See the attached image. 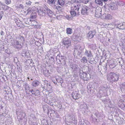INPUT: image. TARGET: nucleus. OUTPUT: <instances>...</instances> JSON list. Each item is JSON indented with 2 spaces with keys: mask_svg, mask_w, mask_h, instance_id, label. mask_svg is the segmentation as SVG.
Instances as JSON below:
<instances>
[{
  "mask_svg": "<svg viewBox=\"0 0 125 125\" xmlns=\"http://www.w3.org/2000/svg\"><path fill=\"white\" fill-rule=\"evenodd\" d=\"M43 8L38 9L39 14L40 15L45 16L46 15L49 17L52 16L53 13L52 11L45 5H43Z\"/></svg>",
  "mask_w": 125,
  "mask_h": 125,
  "instance_id": "1",
  "label": "nucleus"
},
{
  "mask_svg": "<svg viewBox=\"0 0 125 125\" xmlns=\"http://www.w3.org/2000/svg\"><path fill=\"white\" fill-rule=\"evenodd\" d=\"M107 79L111 83L114 82H116L118 81L119 78L118 76L114 73H111L107 75Z\"/></svg>",
  "mask_w": 125,
  "mask_h": 125,
  "instance_id": "2",
  "label": "nucleus"
},
{
  "mask_svg": "<svg viewBox=\"0 0 125 125\" xmlns=\"http://www.w3.org/2000/svg\"><path fill=\"white\" fill-rule=\"evenodd\" d=\"M80 8V5L77 4L71 7V11L70 13L73 16H75L76 15H79L80 13L79 9Z\"/></svg>",
  "mask_w": 125,
  "mask_h": 125,
  "instance_id": "3",
  "label": "nucleus"
},
{
  "mask_svg": "<svg viewBox=\"0 0 125 125\" xmlns=\"http://www.w3.org/2000/svg\"><path fill=\"white\" fill-rule=\"evenodd\" d=\"M62 43L64 47L68 49L69 47L71 45V40L70 39L68 38H64L62 40Z\"/></svg>",
  "mask_w": 125,
  "mask_h": 125,
  "instance_id": "4",
  "label": "nucleus"
},
{
  "mask_svg": "<svg viewBox=\"0 0 125 125\" xmlns=\"http://www.w3.org/2000/svg\"><path fill=\"white\" fill-rule=\"evenodd\" d=\"M56 61L58 63H61L63 65L66 64V61L64 56H60V55H58L56 57Z\"/></svg>",
  "mask_w": 125,
  "mask_h": 125,
  "instance_id": "5",
  "label": "nucleus"
},
{
  "mask_svg": "<svg viewBox=\"0 0 125 125\" xmlns=\"http://www.w3.org/2000/svg\"><path fill=\"white\" fill-rule=\"evenodd\" d=\"M79 76L80 78L83 79L84 81H87L88 80L89 77L87 73L83 72L81 70L79 71Z\"/></svg>",
  "mask_w": 125,
  "mask_h": 125,
  "instance_id": "6",
  "label": "nucleus"
},
{
  "mask_svg": "<svg viewBox=\"0 0 125 125\" xmlns=\"http://www.w3.org/2000/svg\"><path fill=\"white\" fill-rule=\"evenodd\" d=\"M108 87L106 84L103 85L99 88V92L100 94L105 93L108 91Z\"/></svg>",
  "mask_w": 125,
  "mask_h": 125,
  "instance_id": "7",
  "label": "nucleus"
},
{
  "mask_svg": "<svg viewBox=\"0 0 125 125\" xmlns=\"http://www.w3.org/2000/svg\"><path fill=\"white\" fill-rule=\"evenodd\" d=\"M72 98L75 100L78 99L81 97V95L78 91H74L72 94Z\"/></svg>",
  "mask_w": 125,
  "mask_h": 125,
  "instance_id": "8",
  "label": "nucleus"
},
{
  "mask_svg": "<svg viewBox=\"0 0 125 125\" xmlns=\"http://www.w3.org/2000/svg\"><path fill=\"white\" fill-rule=\"evenodd\" d=\"M14 41V43L13 45L14 47L18 50L20 49L22 47V44H21L20 42L17 40H15Z\"/></svg>",
  "mask_w": 125,
  "mask_h": 125,
  "instance_id": "9",
  "label": "nucleus"
},
{
  "mask_svg": "<svg viewBox=\"0 0 125 125\" xmlns=\"http://www.w3.org/2000/svg\"><path fill=\"white\" fill-rule=\"evenodd\" d=\"M42 86L43 88L47 90L49 89H50L51 87L50 84L48 83V82L47 81L43 82Z\"/></svg>",
  "mask_w": 125,
  "mask_h": 125,
  "instance_id": "10",
  "label": "nucleus"
},
{
  "mask_svg": "<svg viewBox=\"0 0 125 125\" xmlns=\"http://www.w3.org/2000/svg\"><path fill=\"white\" fill-rule=\"evenodd\" d=\"M89 8L86 6L83 7L81 10V13L83 15L86 14L87 13V11L89 9Z\"/></svg>",
  "mask_w": 125,
  "mask_h": 125,
  "instance_id": "11",
  "label": "nucleus"
},
{
  "mask_svg": "<svg viewBox=\"0 0 125 125\" xmlns=\"http://www.w3.org/2000/svg\"><path fill=\"white\" fill-rule=\"evenodd\" d=\"M95 33L96 32L95 30L90 31L87 34V36L88 38L91 39L94 37Z\"/></svg>",
  "mask_w": 125,
  "mask_h": 125,
  "instance_id": "12",
  "label": "nucleus"
},
{
  "mask_svg": "<svg viewBox=\"0 0 125 125\" xmlns=\"http://www.w3.org/2000/svg\"><path fill=\"white\" fill-rule=\"evenodd\" d=\"M27 20L29 21L30 22H28V23H26V24L30 25L32 26H35L37 25V22L33 20H31V19H29Z\"/></svg>",
  "mask_w": 125,
  "mask_h": 125,
  "instance_id": "13",
  "label": "nucleus"
},
{
  "mask_svg": "<svg viewBox=\"0 0 125 125\" xmlns=\"http://www.w3.org/2000/svg\"><path fill=\"white\" fill-rule=\"evenodd\" d=\"M84 55L87 57H92V53L91 51L90 50H86L84 53Z\"/></svg>",
  "mask_w": 125,
  "mask_h": 125,
  "instance_id": "14",
  "label": "nucleus"
},
{
  "mask_svg": "<svg viewBox=\"0 0 125 125\" xmlns=\"http://www.w3.org/2000/svg\"><path fill=\"white\" fill-rule=\"evenodd\" d=\"M70 67L73 70V72H77L79 71L81 69L78 67V66L76 64H74L70 66Z\"/></svg>",
  "mask_w": 125,
  "mask_h": 125,
  "instance_id": "15",
  "label": "nucleus"
},
{
  "mask_svg": "<svg viewBox=\"0 0 125 125\" xmlns=\"http://www.w3.org/2000/svg\"><path fill=\"white\" fill-rule=\"evenodd\" d=\"M109 65L110 68L112 69L115 67L116 66L113 60H111L109 61Z\"/></svg>",
  "mask_w": 125,
  "mask_h": 125,
  "instance_id": "16",
  "label": "nucleus"
},
{
  "mask_svg": "<svg viewBox=\"0 0 125 125\" xmlns=\"http://www.w3.org/2000/svg\"><path fill=\"white\" fill-rule=\"evenodd\" d=\"M22 55L24 57L28 58L30 55L28 51L24 50L22 53Z\"/></svg>",
  "mask_w": 125,
  "mask_h": 125,
  "instance_id": "17",
  "label": "nucleus"
},
{
  "mask_svg": "<svg viewBox=\"0 0 125 125\" xmlns=\"http://www.w3.org/2000/svg\"><path fill=\"white\" fill-rule=\"evenodd\" d=\"M25 88V90L26 93L27 94V93L30 92L31 89L30 88V87L29 85L27 83L25 84V85L23 86Z\"/></svg>",
  "mask_w": 125,
  "mask_h": 125,
  "instance_id": "18",
  "label": "nucleus"
},
{
  "mask_svg": "<svg viewBox=\"0 0 125 125\" xmlns=\"http://www.w3.org/2000/svg\"><path fill=\"white\" fill-rule=\"evenodd\" d=\"M25 114L23 112H21L20 113V114L18 117V118H19L20 120H21L25 117Z\"/></svg>",
  "mask_w": 125,
  "mask_h": 125,
  "instance_id": "19",
  "label": "nucleus"
},
{
  "mask_svg": "<svg viewBox=\"0 0 125 125\" xmlns=\"http://www.w3.org/2000/svg\"><path fill=\"white\" fill-rule=\"evenodd\" d=\"M81 3H83L85 4H86L87 3H89L90 4L89 5L90 7L92 8H93L94 7L92 6V4L91 3V1L90 0H83L81 1Z\"/></svg>",
  "mask_w": 125,
  "mask_h": 125,
  "instance_id": "20",
  "label": "nucleus"
},
{
  "mask_svg": "<svg viewBox=\"0 0 125 125\" xmlns=\"http://www.w3.org/2000/svg\"><path fill=\"white\" fill-rule=\"evenodd\" d=\"M101 11L98 10V9H96L95 14V17L98 18L100 17L101 15Z\"/></svg>",
  "mask_w": 125,
  "mask_h": 125,
  "instance_id": "21",
  "label": "nucleus"
},
{
  "mask_svg": "<svg viewBox=\"0 0 125 125\" xmlns=\"http://www.w3.org/2000/svg\"><path fill=\"white\" fill-rule=\"evenodd\" d=\"M110 5L111 9L115 10L117 9V6L116 3L112 2L111 3Z\"/></svg>",
  "mask_w": 125,
  "mask_h": 125,
  "instance_id": "22",
  "label": "nucleus"
},
{
  "mask_svg": "<svg viewBox=\"0 0 125 125\" xmlns=\"http://www.w3.org/2000/svg\"><path fill=\"white\" fill-rule=\"evenodd\" d=\"M70 121L75 125L77 123V119L76 118L75 116H72L71 120Z\"/></svg>",
  "mask_w": 125,
  "mask_h": 125,
  "instance_id": "23",
  "label": "nucleus"
},
{
  "mask_svg": "<svg viewBox=\"0 0 125 125\" xmlns=\"http://www.w3.org/2000/svg\"><path fill=\"white\" fill-rule=\"evenodd\" d=\"M47 3L50 5H54L56 0H47Z\"/></svg>",
  "mask_w": 125,
  "mask_h": 125,
  "instance_id": "24",
  "label": "nucleus"
},
{
  "mask_svg": "<svg viewBox=\"0 0 125 125\" xmlns=\"http://www.w3.org/2000/svg\"><path fill=\"white\" fill-rule=\"evenodd\" d=\"M69 2L71 4H73L76 3H81V1L80 0H71Z\"/></svg>",
  "mask_w": 125,
  "mask_h": 125,
  "instance_id": "25",
  "label": "nucleus"
},
{
  "mask_svg": "<svg viewBox=\"0 0 125 125\" xmlns=\"http://www.w3.org/2000/svg\"><path fill=\"white\" fill-rule=\"evenodd\" d=\"M1 6L2 7L3 10H9V9H10V8L8 7L7 5L4 4L3 5L2 4H1Z\"/></svg>",
  "mask_w": 125,
  "mask_h": 125,
  "instance_id": "26",
  "label": "nucleus"
},
{
  "mask_svg": "<svg viewBox=\"0 0 125 125\" xmlns=\"http://www.w3.org/2000/svg\"><path fill=\"white\" fill-rule=\"evenodd\" d=\"M81 62L84 63H85L87 62L88 60L87 58L85 56H84L81 60Z\"/></svg>",
  "mask_w": 125,
  "mask_h": 125,
  "instance_id": "27",
  "label": "nucleus"
},
{
  "mask_svg": "<svg viewBox=\"0 0 125 125\" xmlns=\"http://www.w3.org/2000/svg\"><path fill=\"white\" fill-rule=\"evenodd\" d=\"M40 84V82L38 81H33L32 83V84L33 86L36 87L38 86Z\"/></svg>",
  "mask_w": 125,
  "mask_h": 125,
  "instance_id": "28",
  "label": "nucleus"
},
{
  "mask_svg": "<svg viewBox=\"0 0 125 125\" xmlns=\"http://www.w3.org/2000/svg\"><path fill=\"white\" fill-rule=\"evenodd\" d=\"M66 31V33L68 34H70L72 33V30L70 28H67Z\"/></svg>",
  "mask_w": 125,
  "mask_h": 125,
  "instance_id": "29",
  "label": "nucleus"
},
{
  "mask_svg": "<svg viewBox=\"0 0 125 125\" xmlns=\"http://www.w3.org/2000/svg\"><path fill=\"white\" fill-rule=\"evenodd\" d=\"M18 38L19 39V41L22 44V43H23L24 41V37L22 36H19Z\"/></svg>",
  "mask_w": 125,
  "mask_h": 125,
  "instance_id": "30",
  "label": "nucleus"
},
{
  "mask_svg": "<svg viewBox=\"0 0 125 125\" xmlns=\"http://www.w3.org/2000/svg\"><path fill=\"white\" fill-rule=\"evenodd\" d=\"M79 125H90V124L88 122L86 123H84L81 121L79 122Z\"/></svg>",
  "mask_w": 125,
  "mask_h": 125,
  "instance_id": "31",
  "label": "nucleus"
},
{
  "mask_svg": "<svg viewBox=\"0 0 125 125\" xmlns=\"http://www.w3.org/2000/svg\"><path fill=\"white\" fill-rule=\"evenodd\" d=\"M93 87L95 89H96L99 86V85L97 83H94L92 85Z\"/></svg>",
  "mask_w": 125,
  "mask_h": 125,
  "instance_id": "32",
  "label": "nucleus"
},
{
  "mask_svg": "<svg viewBox=\"0 0 125 125\" xmlns=\"http://www.w3.org/2000/svg\"><path fill=\"white\" fill-rule=\"evenodd\" d=\"M95 2L96 4L101 5L102 6L103 5L102 0H95Z\"/></svg>",
  "mask_w": 125,
  "mask_h": 125,
  "instance_id": "33",
  "label": "nucleus"
},
{
  "mask_svg": "<svg viewBox=\"0 0 125 125\" xmlns=\"http://www.w3.org/2000/svg\"><path fill=\"white\" fill-rule=\"evenodd\" d=\"M65 1L64 0H58L59 4L61 6H62L64 5Z\"/></svg>",
  "mask_w": 125,
  "mask_h": 125,
  "instance_id": "34",
  "label": "nucleus"
},
{
  "mask_svg": "<svg viewBox=\"0 0 125 125\" xmlns=\"http://www.w3.org/2000/svg\"><path fill=\"white\" fill-rule=\"evenodd\" d=\"M32 94L35 96L39 95H40L39 91L38 90H35V93H32Z\"/></svg>",
  "mask_w": 125,
  "mask_h": 125,
  "instance_id": "35",
  "label": "nucleus"
},
{
  "mask_svg": "<svg viewBox=\"0 0 125 125\" xmlns=\"http://www.w3.org/2000/svg\"><path fill=\"white\" fill-rule=\"evenodd\" d=\"M121 23H115V27H116L117 28H118L119 29H121L120 28H121Z\"/></svg>",
  "mask_w": 125,
  "mask_h": 125,
  "instance_id": "36",
  "label": "nucleus"
},
{
  "mask_svg": "<svg viewBox=\"0 0 125 125\" xmlns=\"http://www.w3.org/2000/svg\"><path fill=\"white\" fill-rule=\"evenodd\" d=\"M49 72V71L48 70H46L43 72V73L45 76H48L50 74V73Z\"/></svg>",
  "mask_w": 125,
  "mask_h": 125,
  "instance_id": "37",
  "label": "nucleus"
},
{
  "mask_svg": "<svg viewBox=\"0 0 125 125\" xmlns=\"http://www.w3.org/2000/svg\"><path fill=\"white\" fill-rule=\"evenodd\" d=\"M112 18V16L110 14H106V19H110Z\"/></svg>",
  "mask_w": 125,
  "mask_h": 125,
  "instance_id": "38",
  "label": "nucleus"
},
{
  "mask_svg": "<svg viewBox=\"0 0 125 125\" xmlns=\"http://www.w3.org/2000/svg\"><path fill=\"white\" fill-rule=\"evenodd\" d=\"M24 7V6L22 4H20L18 5L16 7L17 8L22 9Z\"/></svg>",
  "mask_w": 125,
  "mask_h": 125,
  "instance_id": "39",
  "label": "nucleus"
},
{
  "mask_svg": "<svg viewBox=\"0 0 125 125\" xmlns=\"http://www.w3.org/2000/svg\"><path fill=\"white\" fill-rule=\"evenodd\" d=\"M5 3L7 5L10 4L11 3L10 0H5Z\"/></svg>",
  "mask_w": 125,
  "mask_h": 125,
  "instance_id": "40",
  "label": "nucleus"
},
{
  "mask_svg": "<svg viewBox=\"0 0 125 125\" xmlns=\"http://www.w3.org/2000/svg\"><path fill=\"white\" fill-rule=\"evenodd\" d=\"M121 28H120L121 29H125V27L124 26L125 25V23H121Z\"/></svg>",
  "mask_w": 125,
  "mask_h": 125,
  "instance_id": "41",
  "label": "nucleus"
},
{
  "mask_svg": "<svg viewBox=\"0 0 125 125\" xmlns=\"http://www.w3.org/2000/svg\"><path fill=\"white\" fill-rule=\"evenodd\" d=\"M31 3L32 2L31 1H29L26 2L25 3V4L26 5L30 6L31 5Z\"/></svg>",
  "mask_w": 125,
  "mask_h": 125,
  "instance_id": "42",
  "label": "nucleus"
},
{
  "mask_svg": "<svg viewBox=\"0 0 125 125\" xmlns=\"http://www.w3.org/2000/svg\"><path fill=\"white\" fill-rule=\"evenodd\" d=\"M106 14H103V15H101V18L103 19H106Z\"/></svg>",
  "mask_w": 125,
  "mask_h": 125,
  "instance_id": "43",
  "label": "nucleus"
},
{
  "mask_svg": "<svg viewBox=\"0 0 125 125\" xmlns=\"http://www.w3.org/2000/svg\"><path fill=\"white\" fill-rule=\"evenodd\" d=\"M108 26L109 27H110V28L111 29H113L114 28L113 25L112 24H108Z\"/></svg>",
  "mask_w": 125,
  "mask_h": 125,
  "instance_id": "44",
  "label": "nucleus"
},
{
  "mask_svg": "<svg viewBox=\"0 0 125 125\" xmlns=\"http://www.w3.org/2000/svg\"><path fill=\"white\" fill-rule=\"evenodd\" d=\"M35 44L38 46L40 45L41 43H40L37 42H35Z\"/></svg>",
  "mask_w": 125,
  "mask_h": 125,
  "instance_id": "45",
  "label": "nucleus"
},
{
  "mask_svg": "<svg viewBox=\"0 0 125 125\" xmlns=\"http://www.w3.org/2000/svg\"><path fill=\"white\" fill-rule=\"evenodd\" d=\"M2 10H3V11H2L0 9V15H2L3 14V10L2 9Z\"/></svg>",
  "mask_w": 125,
  "mask_h": 125,
  "instance_id": "46",
  "label": "nucleus"
},
{
  "mask_svg": "<svg viewBox=\"0 0 125 125\" xmlns=\"http://www.w3.org/2000/svg\"><path fill=\"white\" fill-rule=\"evenodd\" d=\"M122 40H123L125 42V36L122 37L121 39V41H122Z\"/></svg>",
  "mask_w": 125,
  "mask_h": 125,
  "instance_id": "47",
  "label": "nucleus"
},
{
  "mask_svg": "<svg viewBox=\"0 0 125 125\" xmlns=\"http://www.w3.org/2000/svg\"><path fill=\"white\" fill-rule=\"evenodd\" d=\"M35 90L30 89V92H31L32 93H32H35Z\"/></svg>",
  "mask_w": 125,
  "mask_h": 125,
  "instance_id": "48",
  "label": "nucleus"
},
{
  "mask_svg": "<svg viewBox=\"0 0 125 125\" xmlns=\"http://www.w3.org/2000/svg\"><path fill=\"white\" fill-rule=\"evenodd\" d=\"M60 82L61 83V85H62V83H63L62 79L61 78L60 79Z\"/></svg>",
  "mask_w": 125,
  "mask_h": 125,
  "instance_id": "49",
  "label": "nucleus"
},
{
  "mask_svg": "<svg viewBox=\"0 0 125 125\" xmlns=\"http://www.w3.org/2000/svg\"><path fill=\"white\" fill-rule=\"evenodd\" d=\"M15 22L17 25L18 26L20 27V24H19V23L18 22H17V21H15Z\"/></svg>",
  "mask_w": 125,
  "mask_h": 125,
  "instance_id": "50",
  "label": "nucleus"
},
{
  "mask_svg": "<svg viewBox=\"0 0 125 125\" xmlns=\"http://www.w3.org/2000/svg\"><path fill=\"white\" fill-rule=\"evenodd\" d=\"M0 35H4V32L3 31H1V32H0Z\"/></svg>",
  "mask_w": 125,
  "mask_h": 125,
  "instance_id": "51",
  "label": "nucleus"
},
{
  "mask_svg": "<svg viewBox=\"0 0 125 125\" xmlns=\"http://www.w3.org/2000/svg\"><path fill=\"white\" fill-rule=\"evenodd\" d=\"M30 18L31 19L35 18H36L35 16H31Z\"/></svg>",
  "mask_w": 125,
  "mask_h": 125,
  "instance_id": "52",
  "label": "nucleus"
},
{
  "mask_svg": "<svg viewBox=\"0 0 125 125\" xmlns=\"http://www.w3.org/2000/svg\"><path fill=\"white\" fill-rule=\"evenodd\" d=\"M66 18H67L68 17V18H67V19H68V20H69V19L70 18V17H69V16L68 15H66Z\"/></svg>",
  "mask_w": 125,
  "mask_h": 125,
  "instance_id": "53",
  "label": "nucleus"
},
{
  "mask_svg": "<svg viewBox=\"0 0 125 125\" xmlns=\"http://www.w3.org/2000/svg\"><path fill=\"white\" fill-rule=\"evenodd\" d=\"M17 2H21L23 0H16Z\"/></svg>",
  "mask_w": 125,
  "mask_h": 125,
  "instance_id": "54",
  "label": "nucleus"
},
{
  "mask_svg": "<svg viewBox=\"0 0 125 125\" xmlns=\"http://www.w3.org/2000/svg\"><path fill=\"white\" fill-rule=\"evenodd\" d=\"M55 8L56 9H58L59 8H61V7H60L59 6H55Z\"/></svg>",
  "mask_w": 125,
  "mask_h": 125,
  "instance_id": "55",
  "label": "nucleus"
},
{
  "mask_svg": "<svg viewBox=\"0 0 125 125\" xmlns=\"http://www.w3.org/2000/svg\"><path fill=\"white\" fill-rule=\"evenodd\" d=\"M56 81H57L58 82H60V79H56Z\"/></svg>",
  "mask_w": 125,
  "mask_h": 125,
  "instance_id": "56",
  "label": "nucleus"
},
{
  "mask_svg": "<svg viewBox=\"0 0 125 125\" xmlns=\"http://www.w3.org/2000/svg\"><path fill=\"white\" fill-rule=\"evenodd\" d=\"M79 48H77V49L78 50H81V49H80V48H81L80 46H79L78 47Z\"/></svg>",
  "mask_w": 125,
  "mask_h": 125,
  "instance_id": "57",
  "label": "nucleus"
},
{
  "mask_svg": "<svg viewBox=\"0 0 125 125\" xmlns=\"http://www.w3.org/2000/svg\"><path fill=\"white\" fill-rule=\"evenodd\" d=\"M17 60V57H15L14 58V61H15V60Z\"/></svg>",
  "mask_w": 125,
  "mask_h": 125,
  "instance_id": "58",
  "label": "nucleus"
},
{
  "mask_svg": "<svg viewBox=\"0 0 125 125\" xmlns=\"http://www.w3.org/2000/svg\"><path fill=\"white\" fill-rule=\"evenodd\" d=\"M2 15H0V20L2 18Z\"/></svg>",
  "mask_w": 125,
  "mask_h": 125,
  "instance_id": "59",
  "label": "nucleus"
},
{
  "mask_svg": "<svg viewBox=\"0 0 125 125\" xmlns=\"http://www.w3.org/2000/svg\"><path fill=\"white\" fill-rule=\"evenodd\" d=\"M125 86V83H124L123 84V86Z\"/></svg>",
  "mask_w": 125,
  "mask_h": 125,
  "instance_id": "60",
  "label": "nucleus"
},
{
  "mask_svg": "<svg viewBox=\"0 0 125 125\" xmlns=\"http://www.w3.org/2000/svg\"><path fill=\"white\" fill-rule=\"evenodd\" d=\"M52 82L53 83H54L55 84H56V82H55V81H53V80H52Z\"/></svg>",
  "mask_w": 125,
  "mask_h": 125,
  "instance_id": "61",
  "label": "nucleus"
},
{
  "mask_svg": "<svg viewBox=\"0 0 125 125\" xmlns=\"http://www.w3.org/2000/svg\"><path fill=\"white\" fill-rule=\"evenodd\" d=\"M102 1L103 0L104 1H107L108 0H102Z\"/></svg>",
  "mask_w": 125,
  "mask_h": 125,
  "instance_id": "62",
  "label": "nucleus"
},
{
  "mask_svg": "<svg viewBox=\"0 0 125 125\" xmlns=\"http://www.w3.org/2000/svg\"><path fill=\"white\" fill-rule=\"evenodd\" d=\"M17 86V87L18 88H19V87H20V86L19 85H18Z\"/></svg>",
  "mask_w": 125,
  "mask_h": 125,
  "instance_id": "63",
  "label": "nucleus"
},
{
  "mask_svg": "<svg viewBox=\"0 0 125 125\" xmlns=\"http://www.w3.org/2000/svg\"><path fill=\"white\" fill-rule=\"evenodd\" d=\"M87 28H88V29H90V27H87Z\"/></svg>",
  "mask_w": 125,
  "mask_h": 125,
  "instance_id": "64",
  "label": "nucleus"
}]
</instances>
